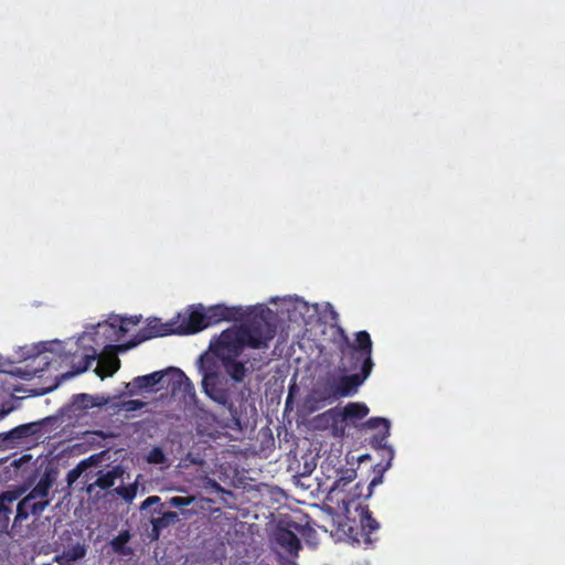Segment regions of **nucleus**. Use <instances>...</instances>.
Wrapping results in <instances>:
<instances>
[{"label":"nucleus","mask_w":565,"mask_h":565,"mask_svg":"<svg viewBox=\"0 0 565 565\" xmlns=\"http://www.w3.org/2000/svg\"><path fill=\"white\" fill-rule=\"evenodd\" d=\"M108 398L104 396H94L86 393L75 394L72 396V405L79 411H86L95 406H104Z\"/></svg>","instance_id":"nucleus-16"},{"label":"nucleus","mask_w":565,"mask_h":565,"mask_svg":"<svg viewBox=\"0 0 565 565\" xmlns=\"http://www.w3.org/2000/svg\"><path fill=\"white\" fill-rule=\"evenodd\" d=\"M160 502V498L158 495H150L140 505L141 510H146L149 507L157 504Z\"/></svg>","instance_id":"nucleus-36"},{"label":"nucleus","mask_w":565,"mask_h":565,"mask_svg":"<svg viewBox=\"0 0 565 565\" xmlns=\"http://www.w3.org/2000/svg\"><path fill=\"white\" fill-rule=\"evenodd\" d=\"M60 342L58 341H54V342H44L42 343V352H53L54 351V345H58Z\"/></svg>","instance_id":"nucleus-39"},{"label":"nucleus","mask_w":565,"mask_h":565,"mask_svg":"<svg viewBox=\"0 0 565 565\" xmlns=\"http://www.w3.org/2000/svg\"><path fill=\"white\" fill-rule=\"evenodd\" d=\"M15 514L12 520L11 531L18 532V529L23 526V522L29 519L30 515L40 516L46 509L44 501H39L31 494L20 497L14 503Z\"/></svg>","instance_id":"nucleus-9"},{"label":"nucleus","mask_w":565,"mask_h":565,"mask_svg":"<svg viewBox=\"0 0 565 565\" xmlns=\"http://www.w3.org/2000/svg\"><path fill=\"white\" fill-rule=\"evenodd\" d=\"M194 498L191 495L188 497H172L169 499L168 504L173 508H182L188 507L193 503Z\"/></svg>","instance_id":"nucleus-29"},{"label":"nucleus","mask_w":565,"mask_h":565,"mask_svg":"<svg viewBox=\"0 0 565 565\" xmlns=\"http://www.w3.org/2000/svg\"><path fill=\"white\" fill-rule=\"evenodd\" d=\"M356 510L359 511L361 529L364 534V543L370 545L377 540L376 537H372V534L380 529V523L372 516L367 507L360 505Z\"/></svg>","instance_id":"nucleus-14"},{"label":"nucleus","mask_w":565,"mask_h":565,"mask_svg":"<svg viewBox=\"0 0 565 565\" xmlns=\"http://www.w3.org/2000/svg\"><path fill=\"white\" fill-rule=\"evenodd\" d=\"M138 486L137 483H130L128 486L117 487L114 491L116 494L121 497L127 503H131L137 495Z\"/></svg>","instance_id":"nucleus-26"},{"label":"nucleus","mask_w":565,"mask_h":565,"mask_svg":"<svg viewBox=\"0 0 565 565\" xmlns=\"http://www.w3.org/2000/svg\"><path fill=\"white\" fill-rule=\"evenodd\" d=\"M178 520V513L175 512H164L161 516L154 518L151 520V525L156 529H166L170 524L174 523Z\"/></svg>","instance_id":"nucleus-25"},{"label":"nucleus","mask_w":565,"mask_h":565,"mask_svg":"<svg viewBox=\"0 0 565 565\" xmlns=\"http://www.w3.org/2000/svg\"><path fill=\"white\" fill-rule=\"evenodd\" d=\"M42 425L43 422H33L0 433V450L29 448L38 441Z\"/></svg>","instance_id":"nucleus-5"},{"label":"nucleus","mask_w":565,"mask_h":565,"mask_svg":"<svg viewBox=\"0 0 565 565\" xmlns=\"http://www.w3.org/2000/svg\"><path fill=\"white\" fill-rule=\"evenodd\" d=\"M96 358H97L96 351H93L92 354H85L83 356L81 366L77 367L75 373L79 374V373L87 371L90 367L92 363L96 360Z\"/></svg>","instance_id":"nucleus-30"},{"label":"nucleus","mask_w":565,"mask_h":565,"mask_svg":"<svg viewBox=\"0 0 565 565\" xmlns=\"http://www.w3.org/2000/svg\"><path fill=\"white\" fill-rule=\"evenodd\" d=\"M338 332L341 338L338 349L342 355V360L348 361V363H343L344 370L354 371L360 369L359 373L340 376L334 385V393L341 397H347L358 392V388L370 376L373 370V343L370 333L365 330L356 332L353 342L350 341L342 328H339Z\"/></svg>","instance_id":"nucleus-1"},{"label":"nucleus","mask_w":565,"mask_h":565,"mask_svg":"<svg viewBox=\"0 0 565 565\" xmlns=\"http://www.w3.org/2000/svg\"><path fill=\"white\" fill-rule=\"evenodd\" d=\"M130 537H131V535H130L129 531H127V530L121 531L117 536H115L110 541V546H111L113 551L118 555H122V556L130 555L132 553V550L127 546V543L130 541Z\"/></svg>","instance_id":"nucleus-21"},{"label":"nucleus","mask_w":565,"mask_h":565,"mask_svg":"<svg viewBox=\"0 0 565 565\" xmlns=\"http://www.w3.org/2000/svg\"><path fill=\"white\" fill-rule=\"evenodd\" d=\"M88 461L87 460H82L75 468H73L72 470L68 471L67 473V482L70 484H72L73 482H75L79 476L83 473V471L85 469H87L88 467Z\"/></svg>","instance_id":"nucleus-28"},{"label":"nucleus","mask_w":565,"mask_h":565,"mask_svg":"<svg viewBox=\"0 0 565 565\" xmlns=\"http://www.w3.org/2000/svg\"><path fill=\"white\" fill-rule=\"evenodd\" d=\"M361 428L377 430V433L371 437L370 444L373 448L382 451V458L386 459V462L384 465L382 462L376 465V467L379 468V475L375 476L367 486V493L364 494V498L367 499L372 495L373 488L382 483L383 472L391 467V462L394 457V451L393 448L386 444V439L390 436L391 428V423L388 419L383 417H372L367 419L365 423H363Z\"/></svg>","instance_id":"nucleus-2"},{"label":"nucleus","mask_w":565,"mask_h":565,"mask_svg":"<svg viewBox=\"0 0 565 565\" xmlns=\"http://www.w3.org/2000/svg\"><path fill=\"white\" fill-rule=\"evenodd\" d=\"M167 457L160 447H153L147 455V461L153 465L164 463Z\"/></svg>","instance_id":"nucleus-27"},{"label":"nucleus","mask_w":565,"mask_h":565,"mask_svg":"<svg viewBox=\"0 0 565 565\" xmlns=\"http://www.w3.org/2000/svg\"><path fill=\"white\" fill-rule=\"evenodd\" d=\"M354 472L352 471L348 477H341L338 480H335L332 490L341 489L342 487H345L348 483H350L354 478Z\"/></svg>","instance_id":"nucleus-34"},{"label":"nucleus","mask_w":565,"mask_h":565,"mask_svg":"<svg viewBox=\"0 0 565 565\" xmlns=\"http://www.w3.org/2000/svg\"><path fill=\"white\" fill-rule=\"evenodd\" d=\"M232 387L233 384L216 371H204L202 377V388L204 394L213 402L225 407L233 419L238 423V412L232 402Z\"/></svg>","instance_id":"nucleus-3"},{"label":"nucleus","mask_w":565,"mask_h":565,"mask_svg":"<svg viewBox=\"0 0 565 565\" xmlns=\"http://www.w3.org/2000/svg\"><path fill=\"white\" fill-rule=\"evenodd\" d=\"M369 414V407L364 403L351 402L342 411V418L348 424L356 426V422Z\"/></svg>","instance_id":"nucleus-15"},{"label":"nucleus","mask_w":565,"mask_h":565,"mask_svg":"<svg viewBox=\"0 0 565 565\" xmlns=\"http://www.w3.org/2000/svg\"><path fill=\"white\" fill-rule=\"evenodd\" d=\"M55 479V471L46 469L29 494L33 495V498L39 501H44L47 507L50 504V490L52 489Z\"/></svg>","instance_id":"nucleus-13"},{"label":"nucleus","mask_w":565,"mask_h":565,"mask_svg":"<svg viewBox=\"0 0 565 565\" xmlns=\"http://www.w3.org/2000/svg\"><path fill=\"white\" fill-rule=\"evenodd\" d=\"M162 529H156L154 526H152L151 529V536L152 539H158L160 533H161Z\"/></svg>","instance_id":"nucleus-40"},{"label":"nucleus","mask_w":565,"mask_h":565,"mask_svg":"<svg viewBox=\"0 0 565 565\" xmlns=\"http://www.w3.org/2000/svg\"><path fill=\"white\" fill-rule=\"evenodd\" d=\"M170 334H177L174 319H171L168 322H162L159 318H150L148 319L146 327L140 329L128 343L124 345H106L105 349L114 354L116 351H124L134 348L152 338Z\"/></svg>","instance_id":"nucleus-4"},{"label":"nucleus","mask_w":565,"mask_h":565,"mask_svg":"<svg viewBox=\"0 0 565 565\" xmlns=\"http://www.w3.org/2000/svg\"><path fill=\"white\" fill-rule=\"evenodd\" d=\"M53 561L58 565H72L73 563L64 551L62 552V554L55 555Z\"/></svg>","instance_id":"nucleus-35"},{"label":"nucleus","mask_w":565,"mask_h":565,"mask_svg":"<svg viewBox=\"0 0 565 565\" xmlns=\"http://www.w3.org/2000/svg\"><path fill=\"white\" fill-rule=\"evenodd\" d=\"M49 364L50 362L45 361L43 367H14L13 370L10 371V374L18 376L22 380H31L36 375L39 371H43L45 366H47Z\"/></svg>","instance_id":"nucleus-24"},{"label":"nucleus","mask_w":565,"mask_h":565,"mask_svg":"<svg viewBox=\"0 0 565 565\" xmlns=\"http://www.w3.org/2000/svg\"><path fill=\"white\" fill-rule=\"evenodd\" d=\"M145 403L139 399H129L122 403V408L127 412H136L141 409Z\"/></svg>","instance_id":"nucleus-31"},{"label":"nucleus","mask_w":565,"mask_h":565,"mask_svg":"<svg viewBox=\"0 0 565 565\" xmlns=\"http://www.w3.org/2000/svg\"><path fill=\"white\" fill-rule=\"evenodd\" d=\"M340 530L348 536L350 541L353 543H364V534L361 529V523L359 524L354 520L348 519L345 522L340 524Z\"/></svg>","instance_id":"nucleus-20"},{"label":"nucleus","mask_w":565,"mask_h":565,"mask_svg":"<svg viewBox=\"0 0 565 565\" xmlns=\"http://www.w3.org/2000/svg\"><path fill=\"white\" fill-rule=\"evenodd\" d=\"M175 323L177 334H194L207 327L204 306L199 303L190 306L184 312H180L173 318Z\"/></svg>","instance_id":"nucleus-6"},{"label":"nucleus","mask_w":565,"mask_h":565,"mask_svg":"<svg viewBox=\"0 0 565 565\" xmlns=\"http://www.w3.org/2000/svg\"><path fill=\"white\" fill-rule=\"evenodd\" d=\"M119 367V359L115 355H111L100 361V366L95 369V373L103 380L106 376H113Z\"/></svg>","instance_id":"nucleus-22"},{"label":"nucleus","mask_w":565,"mask_h":565,"mask_svg":"<svg viewBox=\"0 0 565 565\" xmlns=\"http://www.w3.org/2000/svg\"><path fill=\"white\" fill-rule=\"evenodd\" d=\"M204 315L207 327L217 324L222 321H233L238 315V310L234 307H227L223 303L204 307Z\"/></svg>","instance_id":"nucleus-12"},{"label":"nucleus","mask_w":565,"mask_h":565,"mask_svg":"<svg viewBox=\"0 0 565 565\" xmlns=\"http://www.w3.org/2000/svg\"><path fill=\"white\" fill-rule=\"evenodd\" d=\"M171 371L178 373L179 377L181 379L179 382V385L185 384L189 387H192V383L190 382L189 377L179 369H171Z\"/></svg>","instance_id":"nucleus-37"},{"label":"nucleus","mask_w":565,"mask_h":565,"mask_svg":"<svg viewBox=\"0 0 565 565\" xmlns=\"http://www.w3.org/2000/svg\"><path fill=\"white\" fill-rule=\"evenodd\" d=\"M139 321H140V319H139L138 317H131V318L129 319V322H130V323H132V324H138V323H139Z\"/></svg>","instance_id":"nucleus-41"},{"label":"nucleus","mask_w":565,"mask_h":565,"mask_svg":"<svg viewBox=\"0 0 565 565\" xmlns=\"http://www.w3.org/2000/svg\"><path fill=\"white\" fill-rule=\"evenodd\" d=\"M268 361H265L263 358L253 359L250 366L253 370H260L264 365H266Z\"/></svg>","instance_id":"nucleus-38"},{"label":"nucleus","mask_w":565,"mask_h":565,"mask_svg":"<svg viewBox=\"0 0 565 565\" xmlns=\"http://www.w3.org/2000/svg\"><path fill=\"white\" fill-rule=\"evenodd\" d=\"M223 364L226 373L235 381L242 382L246 376V367L245 364L241 361L235 360L234 358H224Z\"/></svg>","instance_id":"nucleus-19"},{"label":"nucleus","mask_w":565,"mask_h":565,"mask_svg":"<svg viewBox=\"0 0 565 565\" xmlns=\"http://www.w3.org/2000/svg\"><path fill=\"white\" fill-rule=\"evenodd\" d=\"M164 375V371H157L147 375L135 377L132 383L130 384L134 386L135 390H130V395H134L136 391L147 390L158 385L162 381Z\"/></svg>","instance_id":"nucleus-17"},{"label":"nucleus","mask_w":565,"mask_h":565,"mask_svg":"<svg viewBox=\"0 0 565 565\" xmlns=\"http://www.w3.org/2000/svg\"><path fill=\"white\" fill-rule=\"evenodd\" d=\"M68 558L72 559V562L79 561L84 558L87 554V546L83 542H76L75 544L68 546L66 550H64Z\"/></svg>","instance_id":"nucleus-23"},{"label":"nucleus","mask_w":565,"mask_h":565,"mask_svg":"<svg viewBox=\"0 0 565 565\" xmlns=\"http://www.w3.org/2000/svg\"><path fill=\"white\" fill-rule=\"evenodd\" d=\"M244 347H246V343L243 337V328L222 331L215 342L216 351H227L235 356L242 353Z\"/></svg>","instance_id":"nucleus-10"},{"label":"nucleus","mask_w":565,"mask_h":565,"mask_svg":"<svg viewBox=\"0 0 565 565\" xmlns=\"http://www.w3.org/2000/svg\"><path fill=\"white\" fill-rule=\"evenodd\" d=\"M6 415V412L0 413V418H2Z\"/></svg>","instance_id":"nucleus-42"},{"label":"nucleus","mask_w":565,"mask_h":565,"mask_svg":"<svg viewBox=\"0 0 565 565\" xmlns=\"http://www.w3.org/2000/svg\"><path fill=\"white\" fill-rule=\"evenodd\" d=\"M21 488L7 490L0 493V532L8 533L11 529V515L13 513L14 503L23 494Z\"/></svg>","instance_id":"nucleus-11"},{"label":"nucleus","mask_w":565,"mask_h":565,"mask_svg":"<svg viewBox=\"0 0 565 565\" xmlns=\"http://www.w3.org/2000/svg\"><path fill=\"white\" fill-rule=\"evenodd\" d=\"M124 321L125 320L121 319L119 324H117L116 322H110L107 323L106 326L114 329V333L116 334L117 338H119L128 331L127 328L122 324Z\"/></svg>","instance_id":"nucleus-33"},{"label":"nucleus","mask_w":565,"mask_h":565,"mask_svg":"<svg viewBox=\"0 0 565 565\" xmlns=\"http://www.w3.org/2000/svg\"><path fill=\"white\" fill-rule=\"evenodd\" d=\"M302 526L295 521L279 522L275 531L276 543L284 548L288 554L298 556L301 550V542L297 536Z\"/></svg>","instance_id":"nucleus-8"},{"label":"nucleus","mask_w":565,"mask_h":565,"mask_svg":"<svg viewBox=\"0 0 565 565\" xmlns=\"http://www.w3.org/2000/svg\"><path fill=\"white\" fill-rule=\"evenodd\" d=\"M122 471L120 467H115L111 470L103 473L99 471V476L96 481L88 487V491L92 490L93 487H98L102 490H107L115 484V480L121 476Z\"/></svg>","instance_id":"nucleus-18"},{"label":"nucleus","mask_w":565,"mask_h":565,"mask_svg":"<svg viewBox=\"0 0 565 565\" xmlns=\"http://www.w3.org/2000/svg\"><path fill=\"white\" fill-rule=\"evenodd\" d=\"M290 565H298V564H297V563H295V562H290Z\"/></svg>","instance_id":"nucleus-43"},{"label":"nucleus","mask_w":565,"mask_h":565,"mask_svg":"<svg viewBox=\"0 0 565 565\" xmlns=\"http://www.w3.org/2000/svg\"><path fill=\"white\" fill-rule=\"evenodd\" d=\"M363 495V484L358 482L353 489V491L350 493L349 498L347 500H343L347 504H350L355 499Z\"/></svg>","instance_id":"nucleus-32"},{"label":"nucleus","mask_w":565,"mask_h":565,"mask_svg":"<svg viewBox=\"0 0 565 565\" xmlns=\"http://www.w3.org/2000/svg\"><path fill=\"white\" fill-rule=\"evenodd\" d=\"M243 337L245 339L246 347L253 349H267L269 347V342L275 337V329L264 319L253 320L243 327Z\"/></svg>","instance_id":"nucleus-7"}]
</instances>
